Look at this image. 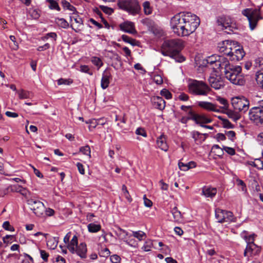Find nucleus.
<instances>
[{"label": "nucleus", "instance_id": "obj_6", "mask_svg": "<svg viewBox=\"0 0 263 263\" xmlns=\"http://www.w3.org/2000/svg\"><path fill=\"white\" fill-rule=\"evenodd\" d=\"M242 14L247 17L251 30L256 28L259 20L263 19L259 9H246L242 10Z\"/></svg>", "mask_w": 263, "mask_h": 263}, {"label": "nucleus", "instance_id": "obj_32", "mask_svg": "<svg viewBox=\"0 0 263 263\" xmlns=\"http://www.w3.org/2000/svg\"><path fill=\"white\" fill-rule=\"evenodd\" d=\"M55 22L59 26L62 28H67L69 26L68 23L64 18H56Z\"/></svg>", "mask_w": 263, "mask_h": 263}, {"label": "nucleus", "instance_id": "obj_34", "mask_svg": "<svg viewBox=\"0 0 263 263\" xmlns=\"http://www.w3.org/2000/svg\"><path fill=\"white\" fill-rule=\"evenodd\" d=\"M46 1L49 3V8L51 10H56L58 11L61 10L58 3L55 0H46Z\"/></svg>", "mask_w": 263, "mask_h": 263}, {"label": "nucleus", "instance_id": "obj_18", "mask_svg": "<svg viewBox=\"0 0 263 263\" xmlns=\"http://www.w3.org/2000/svg\"><path fill=\"white\" fill-rule=\"evenodd\" d=\"M119 27L120 29L124 32L130 34L137 33V31L135 29L134 23L130 21H125L120 24Z\"/></svg>", "mask_w": 263, "mask_h": 263}, {"label": "nucleus", "instance_id": "obj_40", "mask_svg": "<svg viewBox=\"0 0 263 263\" xmlns=\"http://www.w3.org/2000/svg\"><path fill=\"white\" fill-rule=\"evenodd\" d=\"M133 236L137 238L139 240L141 241L146 237V234L142 231H134L133 232Z\"/></svg>", "mask_w": 263, "mask_h": 263}, {"label": "nucleus", "instance_id": "obj_61", "mask_svg": "<svg viewBox=\"0 0 263 263\" xmlns=\"http://www.w3.org/2000/svg\"><path fill=\"white\" fill-rule=\"evenodd\" d=\"M40 254L41 258L44 260V261H47L48 258L49 256V254L48 253H47L45 250H40Z\"/></svg>", "mask_w": 263, "mask_h": 263}, {"label": "nucleus", "instance_id": "obj_53", "mask_svg": "<svg viewBox=\"0 0 263 263\" xmlns=\"http://www.w3.org/2000/svg\"><path fill=\"white\" fill-rule=\"evenodd\" d=\"M225 135L228 137V138L231 140L232 141H234L235 138V133L233 130H229L226 132L225 133Z\"/></svg>", "mask_w": 263, "mask_h": 263}, {"label": "nucleus", "instance_id": "obj_3", "mask_svg": "<svg viewBox=\"0 0 263 263\" xmlns=\"http://www.w3.org/2000/svg\"><path fill=\"white\" fill-rule=\"evenodd\" d=\"M183 47L184 43L181 39L167 40L162 45L161 53L164 56L172 58L176 62H182L185 60V58L181 55L179 52Z\"/></svg>", "mask_w": 263, "mask_h": 263}, {"label": "nucleus", "instance_id": "obj_14", "mask_svg": "<svg viewBox=\"0 0 263 263\" xmlns=\"http://www.w3.org/2000/svg\"><path fill=\"white\" fill-rule=\"evenodd\" d=\"M234 45V42L229 40H226L219 43L218 47L219 51L221 53H223L224 54L229 56L232 50Z\"/></svg>", "mask_w": 263, "mask_h": 263}, {"label": "nucleus", "instance_id": "obj_20", "mask_svg": "<svg viewBox=\"0 0 263 263\" xmlns=\"http://www.w3.org/2000/svg\"><path fill=\"white\" fill-rule=\"evenodd\" d=\"M217 193V189L215 187L204 186L202 190V194L207 198H213Z\"/></svg>", "mask_w": 263, "mask_h": 263}, {"label": "nucleus", "instance_id": "obj_39", "mask_svg": "<svg viewBox=\"0 0 263 263\" xmlns=\"http://www.w3.org/2000/svg\"><path fill=\"white\" fill-rule=\"evenodd\" d=\"M256 81L257 84L260 85L263 89V72L257 71L256 73Z\"/></svg>", "mask_w": 263, "mask_h": 263}, {"label": "nucleus", "instance_id": "obj_4", "mask_svg": "<svg viewBox=\"0 0 263 263\" xmlns=\"http://www.w3.org/2000/svg\"><path fill=\"white\" fill-rule=\"evenodd\" d=\"M190 93L197 96H208L211 91V88L202 81L193 80L188 85Z\"/></svg>", "mask_w": 263, "mask_h": 263}, {"label": "nucleus", "instance_id": "obj_25", "mask_svg": "<svg viewBox=\"0 0 263 263\" xmlns=\"http://www.w3.org/2000/svg\"><path fill=\"white\" fill-rule=\"evenodd\" d=\"M12 190L16 192L20 193L21 195L24 196L26 198L29 197L30 193L26 189L23 187L19 185H14L12 186Z\"/></svg>", "mask_w": 263, "mask_h": 263}, {"label": "nucleus", "instance_id": "obj_13", "mask_svg": "<svg viewBox=\"0 0 263 263\" xmlns=\"http://www.w3.org/2000/svg\"><path fill=\"white\" fill-rule=\"evenodd\" d=\"M261 248L255 243H251L250 245H247L243 255L245 257H249L257 255L260 252Z\"/></svg>", "mask_w": 263, "mask_h": 263}, {"label": "nucleus", "instance_id": "obj_27", "mask_svg": "<svg viewBox=\"0 0 263 263\" xmlns=\"http://www.w3.org/2000/svg\"><path fill=\"white\" fill-rule=\"evenodd\" d=\"M109 78L110 75L108 72L107 71H105L103 73L101 82V87L103 89H104L108 86L109 83Z\"/></svg>", "mask_w": 263, "mask_h": 263}, {"label": "nucleus", "instance_id": "obj_57", "mask_svg": "<svg viewBox=\"0 0 263 263\" xmlns=\"http://www.w3.org/2000/svg\"><path fill=\"white\" fill-rule=\"evenodd\" d=\"M143 200H144V204L145 206L150 208L152 206V205H153L152 201L151 200L147 199L146 198V196L145 195H144L143 196Z\"/></svg>", "mask_w": 263, "mask_h": 263}, {"label": "nucleus", "instance_id": "obj_45", "mask_svg": "<svg viewBox=\"0 0 263 263\" xmlns=\"http://www.w3.org/2000/svg\"><path fill=\"white\" fill-rule=\"evenodd\" d=\"M73 82V81L71 79H65L61 78L58 80V84L59 85H69L71 84H72Z\"/></svg>", "mask_w": 263, "mask_h": 263}, {"label": "nucleus", "instance_id": "obj_38", "mask_svg": "<svg viewBox=\"0 0 263 263\" xmlns=\"http://www.w3.org/2000/svg\"><path fill=\"white\" fill-rule=\"evenodd\" d=\"M153 246V244L152 241L148 240L145 242L144 245L142 247V249L145 252H148L151 250Z\"/></svg>", "mask_w": 263, "mask_h": 263}, {"label": "nucleus", "instance_id": "obj_21", "mask_svg": "<svg viewBox=\"0 0 263 263\" xmlns=\"http://www.w3.org/2000/svg\"><path fill=\"white\" fill-rule=\"evenodd\" d=\"M76 251L75 253L81 258H85L86 257L87 247L85 243H80L76 248Z\"/></svg>", "mask_w": 263, "mask_h": 263}, {"label": "nucleus", "instance_id": "obj_1", "mask_svg": "<svg viewBox=\"0 0 263 263\" xmlns=\"http://www.w3.org/2000/svg\"><path fill=\"white\" fill-rule=\"evenodd\" d=\"M200 23V18L191 12H180L173 16L170 26L173 32L178 36H188L195 31Z\"/></svg>", "mask_w": 263, "mask_h": 263}, {"label": "nucleus", "instance_id": "obj_43", "mask_svg": "<svg viewBox=\"0 0 263 263\" xmlns=\"http://www.w3.org/2000/svg\"><path fill=\"white\" fill-rule=\"evenodd\" d=\"M49 38H52L54 41H56L57 38V34L55 32L48 33L46 34L44 36H43L42 39L45 41L47 40Z\"/></svg>", "mask_w": 263, "mask_h": 263}, {"label": "nucleus", "instance_id": "obj_46", "mask_svg": "<svg viewBox=\"0 0 263 263\" xmlns=\"http://www.w3.org/2000/svg\"><path fill=\"white\" fill-rule=\"evenodd\" d=\"M160 95L167 100L172 98V93L166 89H163L161 90L160 91Z\"/></svg>", "mask_w": 263, "mask_h": 263}, {"label": "nucleus", "instance_id": "obj_28", "mask_svg": "<svg viewBox=\"0 0 263 263\" xmlns=\"http://www.w3.org/2000/svg\"><path fill=\"white\" fill-rule=\"evenodd\" d=\"M116 234L117 235L119 239L125 242L128 241L127 232L121 229L120 228H118L116 229Z\"/></svg>", "mask_w": 263, "mask_h": 263}, {"label": "nucleus", "instance_id": "obj_15", "mask_svg": "<svg viewBox=\"0 0 263 263\" xmlns=\"http://www.w3.org/2000/svg\"><path fill=\"white\" fill-rule=\"evenodd\" d=\"M197 105L200 108L208 111L215 112H220V109L218 108V105L208 101H199Z\"/></svg>", "mask_w": 263, "mask_h": 263}, {"label": "nucleus", "instance_id": "obj_5", "mask_svg": "<svg viewBox=\"0 0 263 263\" xmlns=\"http://www.w3.org/2000/svg\"><path fill=\"white\" fill-rule=\"evenodd\" d=\"M117 5L119 9L133 16L141 12V6L138 0H118Z\"/></svg>", "mask_w": 263, "mask_h": 263}, {"label": "nucleus", "instance_id": "obj_41", "mask_svg": "<svg viewBox=\"0 0 263 263\" xmlns=\"http://www.w3.org/2000/svg\"><path fill=\"white\" fill-rule=\"evenodd\" d=\"M122 192L124 196L126 198V199L129 202H132V198L129 195V194L127 191V187L125 185H123L122 187Z\"/></svg>", "mask_w": 263, "mask_h": 263}, {"label": "nucleus", "instance_id": "obj_62", "mask_svg": "<svg viewBox=\"0 0 263 263\" xmlns=\"http://www.w3.org/2000/svg\"><path fill=\"white\" fill-rule=\"evenodd\" d=\"M255 161L256 162H259V164H254V167H257L259 170H263V161L261 160L260 158L256 159Z\"/></svg>", "mask_w": 263, "mask_h": 263}, {"label": "nucleus", "instance_id": "obj_64", "mask_svg": "<svg viewBox=\"0 0 263 263\" xmlns=\"http://www.w3.org/2000/svg\"><path fill=\"white\" fill-rule=\"evenodd\" d=\"M178 99L182 101H186L189 100V97L187 95L182 93L178 96Z\"/></svg>", "mask_w": 263, "mask_h": 263}, {"label": "nucleus", "instance_id": "obj_9", "mask_svg": "<svg viewBox=\"0 0 263 263\" xmlns=\"http://www.w3.org/2000/svg\"><path fill=\"white\" fill-rule=\"evenodd\" d=\"M231 101L232 106L236 110L245 112L249 109V101L244 97L233 98Z\"/></svg>", "mask_w": 263, "mask_h": 263}, {"label": "nucleus", "instance_id": "obj_16", "mask_svg": "<svg viewBox=\"0 0 263 263\" xmlns=\"http://www.w3.org/2000/svg\"><path fill=\"white\" fill-rule=\"evenodd\" d=\"M192 120L195 121V122L199 124L201 126H202L203 124L210 123L212 122V119L209 118L208 116L204 114H197L195 113L193 111Z\"/></svg>", "mask_w": 263, "mask_h": 263}, {"label": "nucleus", "instance_id": "obj_26", "mask_svg": "<svg viewBox=\"0 0 263 263\" xmlns=\"http://www.w3.org/2000/svg\"><path fill=\"white\" fill-rule=\"evenodd\" d=\"M178 166L179 168L183 171H186L190 168H194L196 167V163L194 161H190L186 163H184L181 161L178 162Z\"/></svg>", "mask_w": 263, "mask_h": 263}, {"label": "nucleus", "instance_id": "obj_35", "mask_svg": "<svg viewBox=\"0 0 263 263\" xmlns=\"http://www.w3.org/2000/svg\"><path fill=\"white\" fill-rule=\"evenodd\" d=\"M18 97L21 99H25L29 98L31 96V93L29 91H25L21 89L17 92Z\"/></svg>", "mask_w": 263, "mask_h": 263}, {"label": "nucleus", "instance_id": "obj_54", "mask_svg": "<svg viewBox=\"0 0 263 263\" xmlns=\"http://www.w3.org/2000/svg\"><path fill=\"white\" fill-rule=\"evenodd\" d=\"M136 134L138 135H141L144 137H146V136H147L146 133L145 132V130H144V129L143 128H141V127L138 128L136 129Z\"/></svg>", "mask_w": 263, "mask_h": 263}, {"label": "nucleus", "instance_id": "obj_59", "mask_svg": "<svg viewBox=\"0 0 263 263\" xmlns=\"http://www.w3.org/2000/svg\"><path fill=\"white\" fill-rule=\"evenodd\" d=\"M223 127L227 128H232L233 127V125L231 124V123L227 119H223Z\"/></svg>", "mask_w": 263, "mask_h": 263}, {"label": "nucleus", "instance_id": "obj_37", "mask_svg": "<svg viewBox=\"0 0 263 263\" xmlns=\"http://www.w3.org/2000/svg\"><path fill=\"white\" fill-rule=\"evenodd\" d=\"M91 62L92 63L99 69L102 65L103 62L100 58L96 57H92L91 58Z\"/></svg>", "mask_w": 263, "mask_h": 263}, {"label": "nucleus", "instance_id": "obj_33", "mask_svg": "<svg viewBox=\"0 0 263 263\" xmlns=\"http://www.w3.org/2000/svg\"><path fill=\"white\" fill-rule=\"evenodd\" d=\"M223 149L218 145H214L212 148V152L218 157H221L223 154Z\"/></svg>", "mask_w": 263, "mask_h": 263}, {"label": "nucleus", "instance_id": "obj_36", "mask_svg": "<svg viewBox=\"0 0 263 263\" xmlns=\"http://www.w3.org/2000/svg\"><path fill=\"white\" fill-rule=\"evenodd\" d=\"M88 229L90 232L95 233L99 231L101 229V226L99 224H95L93 223H90L88 225Z\"/></svg>", "mask_w": 263, "mask_h": 263}, {"label": "nucleus", "instance_id": "obj_42", "mask_svg": "<svg viewBox=\"0 0 263 263\" xmlns=\"http://www.w3.org/2000/svg\"><path fill=\"white\" fill-rule=\"evenodd\" d=\"M121 37L124 42L134 46L136 45V40L133 39L126 35H122Z\"/></svg>", "mask_w": 263, "mask_h": 263}, {"label": "nucleus", "instance_id": "obj_51", "mask_svg": "<svg viewBox=\"0 0 263 263\" xmlns=\"http://www.w3.org/2000/svg\"><path fill=\"white\" fill-rule=\"evenodd\" d=\"M154 82L158 85L161 84L163 83L162 77L159 74H155L153 77Z\"/></svg>", "mask_w": 263, "mask_h": 263}, {"label": "nucleus", "instance_id": "obj_24", "mask_svg": "<svg viewBox=\"0 0 263 263\" xmlns=\"http://www.w3.org/2000/svg\"><path fill=\"white\" fill-rule=\"evenodd\" d=\"M216 100L221 105V106H218V108L220 109V112L221 111L222 109L226 110L228 109L229 104L228 100L226 99L221 97L220 96H216Z\"/></svg>", "mask_w": 263, "mask_h": 263}, {"label": "nucleus", "instance_id": "obj_60", "mask_svg": "<svg viewBox=\"0 0 263 263\" xmlns=\"http://www.w3.org/2000/svg\"><path fill=\"white\" fill-rule=\"evenodd\" d=\"M227 114L230 118H232L235 121H236L239 118L237 115H235L232 111H228Z\"/></svg>", "mask_w": 263, "mask_h": 263}, {"label": "nucleus", "instance_id": "obj_12", "mask_svg": "<svg viewBox=\"0 0 263 263\" xmlns=\"http://www.w3.org/2000/svg\"><path fill=\"white\" fill-rule=\"evenodd\" d=\"M245 55V53L243 49L240 46L236 47L234 45L228 57L231 61L236 62L242 60Z\"/></svg>", "mask_w": 263, "mask_h": 263}, {"label": "nucleus", "instance_id": "obj_49", "mask_svg": "<svg viewBox=\"0 0 263 263\" xmlns=\"http://www.w3.org/2000/svg\"><path fill=\"white\" fill-rule=\"evenodd\" d=\"M256 235L252 234L247 236V239H245V241L247 243V245H250L251 243H254L255 237Z\"/></svg>", "mask_w": 263, "mask_h": 263}, {"label": "nucleus", "instance_id": "obj_50", "mask_svg": "<svg viewBox=\"0 0 263 263\" xmlns=\"http://www.w3.org/2000/svg\"><path fill=\"white\" fill-rule=\"evenodd\" d=\"M254 66L259 69L263 66V59L258 58L254 61Z\"/></svg>", "mask_w": 263, "mask_h": 263}, {"label": "nucleus", "instance_id": "obj_29", "mask_svg": "<svg viewBox=\"0 0 263 263\" xmlns=\"http://www.w3.org/2000/svg\"><path fill=\"white\" fill-rule=\"evenodd\" d=\"M172 214L173 216L174 221L179 222L182 221L181 214L180 212L178 211L177 207H174L172 210Z\"/></svg>", "mask_w": 263, "mask_h": 263}, {"label": "nucleus", "instance_id": "obj_7", "mask_svg": "<svg viewBox=\"0 0 263 263\" xmlns=\"http://www.w3.org/2000/svg\"><path fill=\"white\" fill-rule=\"evenodd\" d=\"M217 22L218 25L222 27L223 29L233 32L238 29L235 21L229 16H221L218 18Z\"/></svg>", "mask_w": 263, "mask_h": 263}, {"label": "nucleus", "instance_id": "obj_8", "mask_svg": "<svg viewBox=\"0 0 263 263\" xmlns=\"http://www.w3.org/2000/svg\"><path fill=\"white\" fill-rule=\"evenodd\" d=\"M215 218L219 223L235 222L236 218L231 211L217 208L215 211Z\"/></svg>", "mask_w": 263, "mask_h": 263}, {"label": "nucleus", "instance_id": "obj_17", "mask_svg": "<svg viewBox=\"0 0 263 263\" xmlns=\"http://www.w3.org/2000/svg\"><path fill=\"white\" fill-rule=\"evenodd\" d=\"M209 82L211 86L216 90L220 89L224 86V82L219 76L210 77L209 79Z\"/></svg>", "mask_w": 263, "mask_h": 263}, {"label": "nucleus", "instance_id": "obj_31", "mask_svg": "<svg viewBox=\"0 0 263 263\" xmlns=\"http://www.w3.org/2000/svg\"><path fill=\"white\" fill-rule=\"evenodd\" d=\"M62 5L64 9H66L72 12L73 13L77 12L76 8L66 0H63L62 1Z\"/></svg>", "mask_w": 263, "mask_h": 263}, {"label": "nucleus", "instance_id": "obj_23", "mask_svg": "<svg viewBox=\"0 0 263 263\" xmlns=\"http://www.w3.org/2000/svg\"><path fill=\"white\" fill-rule=\"evenodd\" d=\"M78 246V239L76 235H74L70 241L68 243L67 248L69 251L74 254L76 252V248Z\"/></svg>", "mask_w": 263, "mask_h": 263}, {"label": "nucleus", "instance_id": "obj_19", "mask_svg": "<svg viewBox=\"0 0 263 263\" xmlns=\"http://www.w3.org/2000/svg\"><path fill=\"white\" fill-rule=\"evenodd\" d=\"M157 147L164 152L167 151L168 146L166 142V137L163 134L159 136L156 140Z\"/></svg>", "mask_w": 263, "mask_h": 263}, {"label": "nucleus", "instance_id": "obj_30", "mask_svg": "<svg viewBox=\"0 0 263 263\" xmlns=\"http://www.w3.org/2000/svg\"><path fill=\"white\" fill-rule=\"evenodd\" d=\"M143 11L145 15H148L152 13L153 8L148 1H145L143 3Z\"/></svg>", "mask_w": 263, "mask_h": 263}, {"label": "nucleus", "instance_id": "obj_56", "mask_svg": "<svg viewBox=\"0 0 263 263\" xmlns=\"http://www.w3.org/2000/svg\"><path fill=\"white\" fill-rule=\"evenodd\" d=\"M236 181L237 182V185L238 186H241V191L246 192L247 191V187H246V185L245 183H244V182L242 180H240V179H237L236 180Z\"/></svg>", "mask_w": 263, "mask_h": 263}, {"label": "nucleus", "instance_id": "obj_52", "mask_svg": "<svg viewBox=\"0 0 263 263\" xmlns=\"http://www.w3.org/2000/svg\"><path fill=\"white\" fill-rule=\"evenodd\" d=\"M3 228L7 231H9L11 232L14 231V229L13 227L10 226L9 221H5L3 224Z\"/></svg>", "mask_w": 263, "mask_h": 263}, {"label": "nucleus", "instance_id": "obj_22", "mask_svg": "<svg viewBox=\"0 0 263 263\" xmlns=\"http://www.w3.org/2000/svg\"><path fill=\"white\" fill-rule=\"evenodd\" d=\"M153 101L157 108L160 110H163L165 108V101L162 98L158 96L154 97Z\"/></svg>", "mask_w": 263, "mask_h": 263}, {"label": "nucleus", "instance_id": "obj_48", "mask_svg": "<svg viewBox=\"0 0 263 263\" xmlns=\"http://www.w3.org/2000/svg\"><path fill=\"white\" fill-rule=\"evenodd\" d=\"M81 72L88 73V74L91 76L92 75V72L90 71V68L88 66L83 65H81L80 67V70Z\"/></svg>", "mask_w": 263, "mask_h": 263}, {"label": "nucleus", "instance_id": "obj_44", "mask_svg": "<svg viewBox=\"0 0 263 263\" xmlns=\"http://www.w3.org/2000/svg\"><path fill=\"white\" fill-rule=\"evenodd\" d=\"M80 151L84 155L90 157V148L88 145H85L80 148Z\"/></svg>", "mask_w": 263, "mask_h": 263}, {"label": "nucleus", "instance_id": "obj_55", "mask_svg": "<svg viewBox=\"0 0 263 263\" xmlns=\"http://www.w3.org/2000/svg\"><path fill=\"white\" fill-rule=\"evenodd\" d=\"M223 149L229 155L233 156L235 154V151L233 148L228 147V146H223Z\"/></svg>", "mask_w": 263, "mask_h": 263}, {"label": "nucleus", "instance_id": "obj_63", "mask_svg": "<svg viewBox=\"0 0 263 263\" xmlns=\"http://www.w3.org/2000/svg\"><path fill=\"white\" fill-rule=\"evenodd\" d=\"M226 135L222 133H218L216 135V139L219 141H223L226 139Z\"/></svg>", "mask_w": 263, "mask_h": 263}, {"label": "nucleus", "instance_id": "obj_11", "mask_svg": "<svg viewBox=\"0 0 263 263\" xmlns=\"http://www.w3.org/2000/svg\"><path fill=\"white\" fill-rule=\"evenodd\" d=\"M27 202L30 206V209L36 216H41L43 214L45 206L43 202L33 199H27Z\"/></svg>", "mask_w": 263, "mask_h": 263}, {"label": "nucleus", "instance_id": "obj_58", "mask_svg": "<svg viewBox=\"0 0 263 263\" xmlns=\"http://www.w3.org/2000/svg\"><path fill=\"white\" fill-rule=\"evenodd\" d=\"M71 20H73L75 22V23L78 24V27L83 25V21L82 19L79 16H77L76 17H74V16L71 17Z\"/></svg>", "mask_w": 263, "mask_h": 263}, {"label": "nucleus", "instance_id": "obj_2", "mask_svg": "<svg viewBox=\"0 0 263 263\" xmlns=\"http://www.w3.org/2000/svg\"><path fill=\"white\" fill-rule=\"evenodd\" d=\"M217 63L221 69L224 68L225 77L231 83L241 86L245 84V80L241 74L242 69L240 66H234L231 64L227 59L223 58Z\"/></svg>", "mask_w": 263, "mask_h": 263}, {"label": "nucleus", "instance_id": "obj_10", "mask_svg": "<svg viewBox=\"0 0 263 263\" xmlns=\"http://www.w3.org/2000/svg\"><path fill=\"white\" fill-rule=\"evenodd\" d=\"M249 118L257 125L263 124V110L258 106L251 108L249 112Z\"/></svg>", "mask_w": 263, "mask_h": 263}, {"label": "nucleus", "instance_id": "obj_47", "mask_svg": "<svg viewBox=\"0 0 263 263\" xmlns=\"http://www.w3.org/2000/svg\"><path fill=\"white\" fill-rule=\"evenodd\" d=\"M191 135L195 142H201L199 140L201 138V134L199 132L193 131L191 133Z\"/></svg>", "mask_w": 263, "mask_h": 263}]
</instances>
